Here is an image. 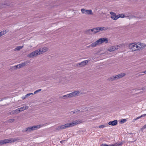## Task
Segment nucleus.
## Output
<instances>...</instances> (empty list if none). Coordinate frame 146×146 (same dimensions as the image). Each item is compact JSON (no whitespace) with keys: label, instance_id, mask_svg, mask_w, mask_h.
<instances>
[{"label":"nucleus","instance_id":"obj_1","mask_svg":"<svg viewBox=\"0 0 146 146\" xmlns=\"http://www.w3.org/2000/svg\"><path fill=\"white\" fill-rule=\"evenodd\" d=\"M81 122L82 121L81 120L78 119L72 121L71 123H68L64 125L58 126L56 128V129L59 131L61 130L62 129H65L66 128L73 126Z\"/></svg>","mask_w":146,"mask_h":146},{"label":"nucleus","instance_id":"obj_2","mask_svg":"<svg viewBox=\"0 0 146 146\" xmlns=\"http://www.w3.org/2000/svg\"><path fill=\"white\" fill-rule=\"evenodd\" d=\"M48 48L46 47H44L42 48H39L29 53L28 55L27 56L29 58L36 57L38 55L41 54L44 52H46L48 50Z\"/></svg>","mask_w":146,"mask_h":146},{"label":"nucleus","instance_id":"obj_3","mask_svg":"<svg viewBox=\"0 0 146 146\" xmlns=\"http://www.w3.org/2000/svg\"><path fill=\"white\" fill-rule=\"evenodd\" d=\"M129 48L131 49L132 51H136L138 50H140L142 48L141 44L140 45V46L134 43H132L130 44L129 45Z\"/></svg>","mask_w":146,"mask_h":146},{"label":"nucleus","instance_id":"obj_4","mask_svg":"<svg viewBox=\"0 0 146 146\" xmlns=\"http://www.w3.org/2000/svg\"><path fill=\"white\" fill-rule=\"evenodd\" d=\"M17 141V139L15 138H11L6 139L0 141V145H3L8 143H12Z\"/></svg>","mask_w":146,"mask_h":146},{"label":"nucleus","instance_id":"obj_5","mask_svg":"<svg viewBox=\"0 0 146 146\" xmlns=\"http://www.w3.org/2000/svg\"><path fill=\"white\" fill-rule=\"evenodd\" d=\"M81 11L83 14H85L87 15H93V13L92 10H86L84 9H81Z\"/></svg>","mask_w":146,"mask_h":146},{"label":"nucleus","instance_id":"obj_6","mask_svg":"<svg viewBox=\"0 0 146 146\" xmlns=\"http://www.w3.org/2000/svg\"><path fill=\"white\" fill-rule=\"evenodd\" d=\"M100 44H101L104 42L106 43H107L108 42V39L106 38H100L98 40Z\"/></svg>","mask_w":146,"mask_h":146},{"label":"nucleus","instance_id":"obj_7","mask_svg":"<svg viewBox=\"0 0 146 146\" xmlns=\"http://www.w3.org/2000/svg\"><path fill=\"white\" fill-rule=\"evenodd\" d=\"M110 14L111 15V18L114 20H116L117 19L118 17H117V15H116V14L112 12H111Z\"/></svg>","mask_w":146,"mask_h":146},{"label":"nucleus","instance_id":"obj_8","mask_svg":"<svg viewBox=\"0 0 146 146\" xmlns=\"http://www.w3.org/2000/svg\"><path fill=\"white\" fill-rule=\"evenodd\" d=\"M46 124V123L45 124H43L42 125L39 124L36 125H34L32 127L33 130H37L38 129H39L41 127L43 126H45Z\"/></svg>","mask_w":146,"mask_h":146},{"label":"nucleus","instance_id":"obj_9","mask_svg":"<svg viewBox=\"0 0 146 146\" xmlns=\"http://www.w3.org/2000/svg\"><path fill=\"white\" fill-rule=\"evenodd\" d=\"M89 61L88 60H86L80 63H78L77 64V66L78 65H80L81 67H82L86 65L88 63V62Z\"/></svg>","mask_w":146,"mask_h":146},{"label":"nucleus","instance_id":"obj_10","mask_svg":"<svg viewBox=\"0 0 146 146\" xmlns=\"http://www.w3.org/2000/svg\"><path fill=\"white\" fill-rule=\"evenodd\" d=\"M118 49V46H112L109 49H108V50L110 52L113 51L115 50H116Z\"/></svg>","mask_w":146,"mask_h":146},{"label":"nucleus","instance_id":"obj_11","mask_svg":"<svg viewBox=\"0 0 146 146\" xmlns=\"http://www.w3.org/2000/svg\"><path fill=\"white\" fill-rule=\"evenodd\" d=\"M126 75L125 73H121L115 76L117 80L121 78H122Z\"/></svg>","mask_w":146,"mask_h":146},{"label":"nucleus","instance_id":"obj_12","mask_svg":"<svg viewBox=\"0 0 146 146\" xmlns=\"http://www.w3.org/2000/svg\"><path fill=\"white\" fill-rule=\"evenodd\" d=\"M117 123V121L116 120H115L113 121H110L108 123V124L112 126H115L116 125Z\"/></svg>","mask_w":146,"mask_h":146},{"label":"nucleus","instance_id":"obj_13","mask_svg":"<svg viewBox=\"0 0 146 146\" xmlns=\"http://www.w3.org/2000/svg\"><path fill=\"white\" fill-rule=\"evenodd\" d=\"M34 130L32 127H29L26 128L23 131V132H31L32 131Z\"/></svg>","mask_w":146,"mask_h":146},{"label":"nucleus","instance_id":"obj_14","mask_svg":"<svg viewBox=\"0 0 146 146\" xmlns=\"http://www.w3.org/2000/svg\"><path fill=\"white\" fill-rule=\"evenodd\" d=\"M99 44H100L99 43L98 40L95 42L92 43L90 44V46L91 47H94Z\"/></svg>","mask_w":146,"mask_h":146},{"label":"nucleus","instance_id":"obj_15","mask_svg":"<svg viewBox=\"0 0 146 146\" xmlns=\"http://www.w3.org/2000/svg\"><path fill=\"white\" fill-rule=\"evenodd\" d=\"M117 80L115 76H113L109 77L107 80L109 81H113Z\"/></svg>","mask_w":146,"mask_h":146},{"label":"nucleus","instance_id":"obj_16","mask_svg":"<svg viewBox=\"0 0 146 146\" xmlns=\"http://www.w3.org/2000/svg\"><path fill=\"white\" fill-rule=\"evenodd\" d=\"M99 29V32L100 31H102L104 30H108L109 28L107 27H98Z\"/></svg>","mask_w":146,"mask_h":146},{"label":"nucleus","instance_id":"obj_17","mask_svg":"<svg viewBox=\"0 0 146 146\" xmlns=\"http://www.w3.org/2000/svg\"><path fill=\"white\" fill-rule=\"evenodd\" d=\"M9 31L8 30H6L5 31H3L0 32V37L2 36L5 35L6 33L8 32Z\"/></svg>","mask_w":146,"mask_h":146},{"label":"nucleus","instance_id":"obj_18","mask_svg":"<svg viewBox=\"0 0 146 146\" xmlns=\"http://www.w3.org/2000/svg\"><path fill=\"white\" fill-rule=\"evenodd\" d=\"M80 110H76L74 111H71L70 113L71 114H72H72H75V113L78 114L79 113H80Z\"/></svg>","mask_w":146,"mask_h":146},{"label":"nucleus","instance_id":"obj_19","mask_svg":"<svg viewBox=\"0 0 146 146\" xmlns=\"http://www.w3.org/2000/svg\"><path fill=\"white\" fill-rule=\"evenodd\" d=\"M23 47V46H17L16 48H15L14 49V51L18 50L19 51Z\"/></svg>","mask_w":146,"mask_h":146},{"label":"nucleus","instance_id":"obj_20","mask_svg":"<svg viewBox=\"0 0 146 146\" xmlns=\"http://www.w3.org/2000/svg\"><path fill=\"white\" fill-rule=\"evenodd\" d=\"M27 64V62H23L19 64V67L18 68H20L25 66L26 64Z\"/></svg>","mask_w":146,"mask_h":146},{"label":"nucleus","instance_id":"obj_21","mask_svg":"<svg viewBox=\"0 0 146 146\" xmlns=\"http://www.w3.org/2000/svg\"><path fill=\"white\" fill-rule=\"evenodd\" d=\"M123 143L121 142L120 143H116L114 144L111 145V146H121L123 144Z\"/></svg>","mask_w":146,"mask_h":146},{"label":"nucleus","instance_id":"obj_22","mask_svg":"<svg viewBox=\"0 0 146 146\" xmlns=\"http://www.w3.org/2000/svg\"><path fill=\"white\" fill-rule=\"evenodd\" d=\"M29 108V107L27 106H26L25 107L23 106L21 108H19L22 111H23L25 110H27Z\"/></svg>","mask_w":146,"mask_h":146},{"label":"nucleus","instance_id":"obj_23","mask_svg":"<svg viewBox=\"0 0 146 146\" xmlns=\"http://www.w3.org/2000/svg\"><path fill=\"white\" fill-rule=\"evenodd\" d=\"M85 33L87 35H92L90 29L86 31H85Z\"/></svg>","mask_w":146,"mask_h":146},{"label":"nucleus","instance_id":"obj_24","mask_svg":"<svg viewBox=\"0 0 146 146\" xmlns=\"http://www.w3.org/2000/svg\"><path fill=\"white\" fill-rule=\"evenodd\" d=\"M117 15V17H118V18L121 17L122 18H123L125 17V15L124 14H121L118 15Z\"/></svg>","mask_w":146,"mask_h":146},{"label":"nucleus","instance_id":"obj_25","mask_svg":"<svg viewBox=\"0 0 146 146\" xmlns=\"http://www.w3.org/2000/svg\"><path fill=\"white\" fill-rule=\"evenodd\" d=\"M69 94V98H72V97L75 96L74 95L75 94H74V92H73L72 93L69 94Z\"/></svg>","mask_w":146,"mask_h":146},{"label":"nucleus","instance_id":"obj_26","mask_svg":"<svg viewBox=\"0 0 146 146\" xmlns=\"http://www.w3.org/2000/svg\"><path fill=\"white\" fill-rule=\"evenodd\" d=\"M94 34L99 32L98 27L94 28Z\"/></svg>","mask_w":146,"mask_h":146},{"label":"nucleus","instance_id":"obj_27","mask_svg":"<svg viewBox=\"0 0 146 146\" xmlns=\"http://www.w3.org/2000/svg\"><path fill=\"white\" fill-rule=\"evenodd\" d=\"M74 92V94H75L74 95L75 96H76L77 95H79V94L80 93V92L78 91H75Z\"/></svg>","mask_w":146,"mask_h":146},{"label":"nucleus","instance_id":"obj_28","mask_svg":"<svg viewBox=\"0 0 146 146\" xmlns=\"http://www.w3.org/2000/svg\"><path fill=\"white\" fill-rule=\"evenodd\" d=\"M64 97H65V98H69L68 94L66 95L63 96L62 97H61V98L62 99H64L65 98H64Z\"/></svg>","mask_w":146,"mask_h":146},{"label":"nucleus","instance_id":"obj_29","mask_svg":"<svg viewBox=\"0 0 146 146\" xmlns=\"http://www.w3.org/2000/svg\"><path fill=\"white\" fill-rule=\"evenodd\" d=\"M15 121V119H10L7 121V122L8 123H12L14 122Z\"/></svg>","mask_w":146,"mask_h":146},{"label":"nucleus","instance_id":"obj_30","mask_svg":"<svg viewBox=\"0 0 146 146\" xmlns=\"http://www.w3.org/2000/svg\"><path fill=\"white\" fill-rule=\"evenodd\" d=\"M125 17H128L129 19H132L136 18V17L135 16L133 15H130L129 16H125Z\"/></svg>","mask_w":146,"mask_h":146},{"label":"nucleus","instance_id":"obj_31","mask_svg":"<svg viewBox=\"0 0 146 146\" xmlns=\"http://www.w3.org/2000/svg\"><path fill=\"white\" fill-rule=\"evenodd\" d=\"M126 120H127L126 119H123L121 120V121L120 123H125L126 121Z\"/></svg>","mask_w":146,"mask_h":146},{"label":"nucleus","instance_id":"obj_32","mask_svg":"<svg viewBox=\"0 0 146 146\" xmlns=\"http://www.w3.org/2000/svg\"><path fill=\"white\" fill-rule=\"evenodd\" d=\"M41 90V89H40L37 90L35 91L34 92V94H36L38 92H39Z\"/></svg>","mask_w":146,"mask_h":146},{"label":"nucleus","instance_id":"obj_33","mask_svg":"<svg viewBox=\"0 0 146 146\" xmlns=\"http://www.w3.org/2000/svg\"><path fill=\"white\" fill-rule=\"evenodd\" d=\"M90 30H91V31L92 34H94V28H93L92 29H90Z\"/></svg>","mask_w":146,"mask_h":146},{"label":"nucleus","instance_id":"obj_34","mask_svg":"<svg viewBox=\"0 0 146 146\" xmlns=\"http://www.w3.org/2000/svg\"><path fill=\"white\" fill-rule=\"evenodd\" d=\"M11 114H16L15 110H13L10 112Z\"/></svg>","mask_w":146,"mask_h":146},{"label":"nucleus","instance_id":"obj_35","mask_svg":"<svg viewBox=\"0 0 146 146\" xmlns=\"http://www.w3.org/2000/svg\"><path fill=\"white\" fill-rule=\"evenodd\" d=\"M106 127V126L104 125H101L99 126V128H104Z\"/></svg>","mask_w":146,"mask_h":146},{"label":"nucleus","instance_id":"obj_36","mask_svg":"<svg viewBox=\"0 0 146 146\" xmlns=\"http://www.w3.org/2000/svg\"><path fill=\"white\" fill-rule=\"evenodd\" d=\"M101 146H111V145H108L106 144H102L101 145Z\"/></svg>","mask_w":146,"mask_h":146},{"label":"nucleus","instance_id":"obj_37","mask_svg":"<svg viewBox=\"0 0 146 146\" xmlns=\"http://www.w3.org/2000/svg\"><path fill=\"white\" fill-rule=\"evenodd\" d=\"M18 109H17L15 110V111L16 113V114H17L18 113H19L18 112Z\"/></svg>","mask_w":146,"mask_h":146},{"label":"nucleus","instance_id":"obj_38","mask_svg":"<svg viewBox=\"0 0 146 146\" xmlns=\"http://www.w3.org/2000/svg\"><path fill=\"white\" fill-rule=\"evenodd\" d=\"M146 128V124L145 125L143 126L142 127V129H145Z\"/></svg>","mask_w":146,"mask_h":146},{"label":"nucleus","instance_id":"obj_39","mask_svg":"<svg viewBox=\"0 0 146 146\" xmlns=\"http://www.w3.org/2000/svg\"><path fill=\"white\" fill-rule=\"evenodd\" d=\"M30 95L29 93L28 94L25 95V97L27 98L29 96H30Z\"/></svg>","mask_w":146,"mask_h":146},{"label":"nucleus","instance_id":"obj_40","mask_svg":"<svg viewBox=\"0 0 146 146\" xmlns=\"http://www.w3.org/2000/svg\"><path fill=\"white\" fill-rule=\"evenodd\" d=\"M146 116V113L145 114H144L142 115L141 116H141V117H143L145 116Z\"/></svg>","mask_w":146,"mask_h":146},{"label":"nucleus","instance_id":"obj_41","mask_svg":"<svg viewBox=\"0 0 146 146\" xmlns=\"http://www.w3.org/2000/svg\"><path fill=\"white\" fill-rule=\"evenodd\" d=\"M12 69L13 70H16V68L15 67V66H14L12 67Z\"/></svg>","mask_w":146,"mask_h":146},{"label":"nucleus","instance_id":"obj_42","mask_svg":"<svg viewBox=\"0 0 146 146\" xmlns=\"http://www.w3.org/2000/svg\"><path fill=\"white\" fill-rule=\"evenodd\" d=\"M15 66V67L16 68V69H17V68H18L19 67V64Z\"/></svg>","mask_w":146,"mask_h":146},{"label":"nucleus","instance_id":"obj_43","mask_svg":"<svg viewBox=\"0 0 146 146\" xmlns=\"http://www.w3.org/2000/svg\"><path fill=\"white\" fill-rule=\"evenodd\" d=\"M64 141H65V140H62V141H60V142L61 143H64Z\"/></svg>","mask_w":146,"mask_h":146},{"label":"nucleus","instance_id":"obj_44","mask_svg":"<svg viewBox=\"0 0 146 146\" xmlns=\"http://www.w3.org/2000/svg\"><path fill=\"white\" fill-rule=\"evenodd\" d=\"M18 109H18V111H18V112H19V113L21 111H21V110L20 109H19V108H18Z\"/></svg>","mask_w":146,"mask_h":146},{"label":"nucleus","instance_id":"obj_45","mask_svg":"<svg viewBox=\"0 0 146 146\" xmlns=\"http://www.w3.org/2000/svg\"><path fill=\"white\" fill-rule=\"evenodd\" d=\"M140 118H141V116H140L139 117H137L136 118V119H137H137H138Z\"/></svg>","mask_w":146,"mask_h":146},{"label":"nucleus","instance_id":"obj_46","mask_svg":"<svg viewBox=\"0 0 146 146\" xmlns=\"http://www.w3.org/2000/svg\"><path fill=\"white\" fill-rule=\"evenodd\" d=\"M137 119H136H136H133V120L132 121V122H134L135 121V120H137Z\"/></svg>","mask_w":146,"mask_h":146},{"label":"nucleus","instance_id":"obj_47","mask_svg":"<svg viewBox=\"0 0 146 146\" xmlns=\"http://www.w3.org/2000/svg\"><path fill=\"white\" fill-rule=\"evenodd\" d=\"M143 47H142V48H143V47H145L146 46L145 44L144 45L143 44Z\"/></svg>","mask_w":146,"mask_h":146},{"label":"nucleus","instance_id":"obj_48","mask_svg":"<svg viewBox=\"0 0 146 146\" xmlns=\"http://www.w3.org/2000/svg\"><path fill=\"white\" fill-rule=\"evenodd\" d=\"M26 97H25H25H22V99H25V98H26Z\"/></svg>","mask_w":146,"mask_h":146},{"label":"nucleus","instance_id":"obj_49","mask_svg":"<svg viewBox=\"0 0 146 146\" xmlns=\"http://www.w3.org/2000/svg\"><path fill=\"white\" fill-rule=\"evenodd\" d=\"M140 129L141 131L142 132L143 131V129H142V127Z\"/></svg>","mask_w":146,"mask_h":146},{"label":"nucleus","instance_id":"obj_50","mask_svg":"<svg viewBox=\"0 0 146 146\" xmlns=\"http://www.w3.org/2000/svg\"><path fill=\"white\" fill-rule=\"evenodd\" d=\"M143 73H144L145 74H146V70Z\"/></svg>","mask_w":146,"mask_h":146},{"label":"nucleus","instance_id":"obj_51","mask_svg":"<svg viewBox=\"0 0 146 146\" xmlns=\"http://www.w3.org/2000/svg\"><path fill=\"white\" fill-rule=\"evenodd\" d=\"M29 94H30V95H31V94H32V95L33 94V93H29Z\"/></svg>","mask_w":146,"mask_h":146},{"label":"nucleus","instance_id":"obj_52","mask_svg":"<svg viewBox=\"0 0 146 146\" xmlns=\"http://www.w3.org/2000/svg\"><path fill=\"white\" fill-rule=\"evenodd\" d=\"M90 47H91V46H90V45H89V46H87V47H88V48Z\"/></svg>","mask_w":146,"mask_h":146},{"label":"nucleus","instance_id":"obj_53","mask_svg":"<svg viewBox=\"0 0 146 146\" xmlns=\"http://www.w3.org/2000/svg\"><path fill=\"white\" fill-rule=\"evenodd\" d=\"M128 134H132L133 133H129Z\"/></svg>","mask_w":146,"mask_h":146}]
</instances>
